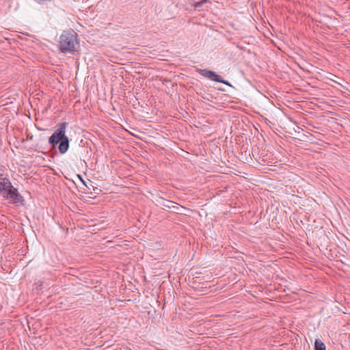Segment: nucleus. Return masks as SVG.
Listing matches in <instances>:
<instances>
[{"mask_svg": "<svg viewBox=\"0 0 350 350\" xmlns=\"http://www.w3.org/2000/svg\"><path fill=\"white\" fill-rule=\"evenodd\" d=\"M68 126V123L66 122L59 124L49 137V144L52 147L57 146L59 152L62 154L68 151L70 145L69 139L66 135Z\"/></svg>", "mask_w": 350, "mask_h": 350, "instance_id": "nucleus-1", "label": "nucleus"}, {"mask_svg": "<svg viewBox=\"0 0 350 350\" xmlns=\"http://www.w3.org/2000/svg\"><path fill=\"white\" fill-rule=\"evenodd\" d=\"M79 47L77 33L73 30L64 31L59 37V50L63 53L74 54Z\"/></svg>", "mask_w": 350, "mask_h": 350, "instance_id": "nucleus-2", "label": "nucleus"}, {"mask_svg": "<svg viewBox=\"0 0 350 350\" xmlns=\"http://www.w3.org/2000/svg\"><path fill=\"white\" fill-rule=\"evenodd\" d=\"M0 193L11 203L21 204L23 202V196L6 177L0 176Z\"/></svg>", "mask_w": 350, "mask_h": 350, "instance_id": "nucleus-3", "label": "nucleus"}, {"mask_svg": "<svg viewBox=\"0 0 350 350\" xmlns=\"http://www.w3.org/2000/svg\"><path fill=\"white\" fill-rule=\"evenodd\" d=\"M198 72L202 77L207 78L213 81L221 83L229 87H232V84L228 81L222 79L221 76L213 70L207 69H198Z\"/></svg>", "mask_w": 350, "mask_h": 350, "instance_id": "nucleus-4", "label": "nucleus"}, {"mask_svg": "<svg viewBox=\"0 0 350 350\" xmlns=\"http://www.w3.org/2000/svg\"><path fill=\"white\" fill-rule=\"evenodd\" d=\"M87 177L88 176H75V179L72 180L78 187H81L79 184H81L90 190L92 188H94V186L92 185V182L88 179Z\"/></svg>", "mask_w": 350, "mask_h": 350, "instance_id": "nucleus-5", "label": "nucleus"}, {"mask_svg": "<svg viewBox=\"0 0 350 350\" xmlns=\"http://www.w3.org/2000/svg\"><path fill=\"white\" fill-rule=\"evenodd\" d=\"M314 350H326L325 344L319 339L314 342Z\"/></svg>", "mask_w": 350, "mask_h": 350, "instance_id": "nucleus-6", "label": "nucleus"}, {"mask_svg": "<svg viewBox=\"0 0 350 350\" xmlns=\"http://www.w3.org/2000/svg\"><path fill=\"white\" fill-rule=\"evenodd\" d=\"M218 90H219L221 92H224L225 91L224 89H223V88H219Z\"/></svg>", "mask_w": 350, "mask_h": 350, "instance_id": "nucleus-7", "label": "nucleus"}]
</instances>
